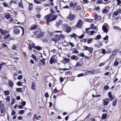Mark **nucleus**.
I'll use <instances>...</instances> for the list:
<instances>
[{
    "instance_id": "47",
    "label": "nucleus",
    "mask_w": 121,
    "mask_h": 121,
    "mask_svg": "<svg viewBox=\"0 0 121 121\" xmlns=\"http://www.w3.org/2000/svg\"><path fill=\"white\" fill-rule=\"evenodd\" d=\"M16 113V112L14 110H13L12 111V112L11 113V114L12 115H14Z\"/></svg>"
},
{
    "instance_id": "31",
    "label": "nucleus",
    "mask_w": 121,
    "mask_h": 121,
    "mask_svg": "<svg viewBox=\"0 0 121 121\" xmlns=\"http://www.w3.org/2000/svg\"><path fill=\"white\" fill-rule=\"evenodd\" d=\"M108 12V11L106 9H104L102 11V13H107Z\"/></svg>"
},
{
    "instance_id": "49",
    "label": "nucleus",
    "mask_w": 121,
    "mask_h": 121,
    "mask_svg": "<svg viewBox=\"0 0 121 121\" xmlns=\"http://www.w3.org/2000/svg\"><path fill=\"white\" fill-rule=\"evenodd\" d=\"M118 14V12L117 11H115L114 13L113 14L115 16H117Z\"/></svg>"
},
{
    "instance_id": "27",
    "label": "nucleus",
    "mask_w": 121,
    "mask_h": 121,
    "mask_svg": "<svg viewBox=\"0 0 121 121\" xmlns=\"http://www.w3.org/2000/svg\"><path fill=\"white\" fill-rule=\"evenodd\" d=\"M107 115L106 114H103L102 115V118L103 119H105L107 117Z\"/></svg>"
},
{
    "instance_id": "40",
    "label": "nucleus",
    "mask_w": 121,
    "mask_h": 121,
    "mask_svg": "<svg viewBox=\"0 0 121 121\" xmlns=\"http://www.w3.org/2000/svg\"><path fill=\"white\" fill-rule=\"evenodd\" d=\"M34 118L35 119H36L37 120H39V118H38V117H37V114H34Z\"/></svg>"
},
{
    "instance_id": "54",
    "label": "nucleus",
    "mask_w": 121,
    "mask_h": 121,
    "mask_svg": "<svg viewBox=\"0 0 121 121\" xmlns=\"http://www.w3.org/2000/svg\"><path fill=\"white\" fill-rule=\"evenodd\" d=\"M1 45H2V46L3 47L5 48L7 47V45L5 43H3Z\"/></svg>"
},
{
    "instance_id": "28",
    "label": "nucleus",
    "mask_w": 121,
    "mask_h": 121,
    "mask_svg": "<svg viewBox=\"0 0 121 121\" xmlns=\"http://www.w3.org/2000/svg\"><path fill=\"white\" fill-rule=\"evenodd\" d=\"M15 27H18L19 28H21L22 30V35L24 33V29L23 27H22L21 26H16Z\"/></svg>"
},
{
    "instance_id": "46",
    "label": "nucleus",
    "mask_w": 121,
    "mask_h": 121,
    "mask_svg": "<svg viewBox=\"0 0 121 121\" xmlns=\"http://www.w3.org/2000/svg\"><path fill=\"white\" fill-rule=\"evenodd\" d=\"M79 56H81L83 57H85V55H84V53L83 52L79 54Z\"/></svg>"
},
{
    "instance_id": "3",
    "label": "nucleus",
    "mask_w": 121,
    "mask_h": 121,
    "mask_svg": "<svg viewBox=\"0 0 121 121\" xmlns=\"http://www.w3.org/2000/svg\"><path fill=\"white\" fill-rule=\"evenodd\" d=\"M56 59L57 58L56 56V55H53L52 56L49 61V63L51 64L53 63H55L57 62Z\"/></svg>"
},
{
    "instance_id": "41",
    "label": "nucleus",
    "mask_w": 121,
    "mask_h": 121,
    "mask_svg": "<svg viewBox=\"0 0 121 121\" xmlns=\"http://www.w3.org/2000/svg\"><path fill=\"white\" fill-rule=\"evenodd\" d=\"M109 88V87L108 85H106L104 87V88L105 90H107Z\"/></svg>"
},
{
    "instance_id": "33",
    "label": "nucleus",
    "mask_w": 121,
    "mask_h": 121,
    "mask_svg": "<svg viewBox=\"0 0 121 121\" xmlns=\"http://www.w3.org/2000/svg\"><path fill=\"white\" fill-rule=\"evenodd\" d=\"M16 90L17 91L20 92H21L22 91V89L21 88H16Z\"/></svg>"
},
{
    "instance_id": "6",
    "label": "nucleus",
    "mask_w": 121,
    "mask_h": 121,
    "mask_svg": "<svg viewBox=\"0 0 121 121\" xmlns=\"http://www.w3.org/2000/svg\"><path fill=\"white\" fill-rule=\"evenodd\" d=\"M83 25V22L81 19H80L78 22L76 26L79 28Z\"/></svg>"
},
{
    "instance_id": "18",
    "label": "nucleus",
    "mask_w": 121,
    "mask_h": 121,
    "mask_svg": "<svg viewBox=\"0 0 121 121\" xmlns=\"http://www.w3.org/2000/svg\"><path fill=\"white\" fill-rule=\"evenodd\" d=\"M8 83L9 86L11 87H12L14 85L13 82L11 81H9Z\"/></svg>"
},
{
    "instance_id": "14",
    "label": "nucleus",
    "mask_w": 121,
    "mask_h": 121,
    "mask_svg": "<svg viewBox=\"0 0 121 121\" xmlns=\"http://www.w3.org/2000/svg\"><path fill=\"white\" fill-rule=\"evenodd\" d=\"M62 21L61 20H59L58 21L57 23L56 24V26H59L61 25L62 24Z\"/></svg>"
},
{
    "instance_id": "43",
    "label": "nucleus",
    "mask_w": 121,
    "mask_h": 121,
    "mask_svg": "<svg viewBox=\"0 0 121 121\" xmlns=\"http://www.w3.org/2000/svg\"><path fill=\"white\" fill-rule=\"evenodd\" d=\"M58 91H59L57 90L56 88H55V89H54L53 91V92L54 93H56Z\"/></svg>"
},
{
    "instance_id": "5",
    "label": "nucleus",
    "mask_w": 121,
    "mask_h": 121,
    "mask_svg": "<svg viewBox=\"0 0 121 121\" xmlns=\"http://www.w3.org/2000/svg\"><path fill=\"white\" fill-rule=\"evenodd\" d=\"M84 49L85 50H88L90 52L91 54L93 52V48L91 47H89L86 46H83Z\"/></svg>"
},
{
    "instance_id": "62",
    "label": "nucleus",
    "mask_w": 121,
    "mask_h": 121,
    "mask_svg": "<svg viewBox=\"0 0 121 121\" xmlns=\"http://www.w3.org/2000/svg\"><path fill=\"white\" fill-rule=\"evenodd\" d=\"M22 78V76L20 75L18 76V77L17 78L18 79L20 80Z\"/></svg>"
},
{
    "instance_id": "32",
    "label": "nucleus",
    "mask_w": 121,
    "mask_h": 121,
    "mask_svg": "<svg viewBox=\"0 0 121 121\" xmlns=\"http://www.w3.org/2000/svg\"><path fill=\"white\" fill-rule=\"evenodd\" d=\"M31 57L33 58L35 60V61L36 60V57L34 55L32 54L31 55Z\"/></svg>"
},
{
    "instance_id": "44",
    "label": "nucleus",
    "mask_w": 121,
    "mask_h": 121,
    "mask_svg": "<svg viewBox=\"0 0 121 121\" xmlns=\"http://www.w3.org/2000/svg\"><path fill=\"white\" fill-rule=\"evenodd\" d=\"M5 17L7 19H9L10 17V14H9L6 15L5 16Z\"/></svg>"
},
{
    "instance_id": "30",
    "label": "nucleus",
    "mask_w": 121,
    "mask_h": 121,
    "mask_svg": "<svg viewBox=\"0 0 121 121\" xmlns=\"http://www.w3.org/2000/svg\"><path fill=\"white\" fill-rule=\"evenodd\" d=\"M117 102V100L116 99H115L113 102V105L115 106Z\"/></svg>"
},
{
    "instance_id": "1",
    "label": "nucleus",
    "mask_w": 121,
    "mask_h": 121,
    "mask_svg": "<svg viewBox=\"0 0 121 121\" xmlns=\"http://www.w3.org/2000/svg\"><path fill=\"white\" fill-rule=\"evenodd\" d=\"M57 17V15H51L50 14L47 15L44 17V19L46 21L47 24L49 25V22H51L55 20Z\"/></svg>"
},
{
    "instance_id": "63",
    "label": "nucleus",
    "mask_w": 121,
    "mask_h": 121,
    "mask_svg": "<svg viewBox=\"0 0 121 121\" xmlns=\"http://www.w3.org/2000/svg\"><path fill=\"white\" fill-rule=\"evenodd\" d=\"M106 52L105 50V49H103L102 50V53L104 54H105V53Z\"/></svg>"
},
{
    "instance_id": "4",
    "label": "nucleus",
    "mask_w": 121,
    "mask_h": 121,
    "mask_svg": "<svg viewBox=\"0 0 121 121\" xmlns=\"http://www.w3.org/2000/svg\"><path fill=\"white\" fill-rule=\"evenodd\" d=\"M60 39V36L58 35H54V38L52 39V40L54 41L56 43L57 41L59 40Z\"/></svg>"
},
{
    "instance_id": "2",
    "label": "nucleus",
    "mask_w": 121,
    "mask_h": 121,
    "mask_svg": "<svg viewBox=\"0 0 121 121\" xmlns=\"http://www.w3.org/2000/svg\"><path fill=\"white\" fill-rule=\"evenodd\" d=\"M34 34L37 38H39L43 37L44 35V34L42 33L41 30L39 28L37 29L35 32H34Z\"/></svg>"
},
{
    "instance_id": "48",
    "label": "nucleus",
    "mask_w": 121,
    "mask_h": 121,
    "mask_svg": "<svg viewBox=\"0 0 121 121\" xmlns=\"http://www.w3.org/2000/svg\"><path fill=\"white\" fill-rule=\"evenodd\" d=\"M108 103L107 101H104V105L105 106L107 105L108 104Z\"/></svg>"
},
{
    "instance_id": "37",
    "label": "nucleus",
    "mask_w": 121,
    "mask_h": 121,
    "mask_svg": "<svg viewBox=\"0 0 121 121\" xmlns=\"http://www.w3.org/2000/svg\"><path fill=\"white\" fill-rule=\"evenodd\" d=\"M102 2L103 1L102 0H98L96 1L97 3L98 4H101Z\"/></svg>"
},
{
    "instance_id": "53",
    "label": "nucleus",
    "mask_w": 121,
    "mask_h": 121,
    "mask_svg": "<svg viewBox=\"0 0 121 121\" xmlns=\"http://www.w3.org/2000/svg\"><path fill=\"white\" fill-rule=\"evenodd\" d=\"M116 1L117 3V5H119L121 3V1L120 0H116Z\"/></svg>"
},
{
    "instance_id": "21",
    "label": "nucleus",
    "mask_w": 121,
    "mask_h": 121,
    "mask_svg": "<svg viewBox=\"0 0 121 121\" xmlns=\"http://www.w3.org/2000/svg\"><path fill=\"white\" fill-rule=\"evenodd\" d=\"M82 65V63H80V62H77L76 64L75 65V66H81Z\"/></svg>"
},
{
    "instance_id": "38",
    "label": "nucleus",
    "mask_w": 121,
    "mask_h": 121,
    "mask_svg": "<svg viewBox=\"0 0 121 121\" xmlns=\"http://www.w3.org/2000/svg\"><path fill=\"white\" fill-rule=\"evenodd\" d=\"M10 35L9 34H8L6 35L4 37V39H6L8 38L10 36Z\"/></svg>"
},
{
    "instance_id": "56",
    "label": "nucleus",
    "mask_w": 121,
    "mask_h": 121,
    "mask_svg": "<svg viewBox=\"0 0 121 121\" xmlns=\"http://www.w3.org/2000/svg\"><path fill=\"white\" fill-rule=\"evenodd\" d=\"M93 40V39L92 38H91L89 40L87 41V43L88 44H90L91 43V41Z\"/></svg>"
},
{
    "instance_id": "17",
    "label": "nucleus",
    "mask_w": 121,
    "mask_h": 121,
    "mask_svg": "<svg viewBox=\"0 0 121 121\" xmlns=\"http://www.w3.org/2000/svg\"><path fill=\"white\" fill-rule=\"evenodd\" d=\"M66 29V32L68 33L71 31V28L69 26H68Z\"/></svg>"
},
{
    "instance_id": "22",
    "label": "nucleus",
    "mask_w": 121,
    "mask_h": 121,
    "mask_svg": "<svg viewBox=\"0 0 121 121\" xmlns=\"http://www.w3.org/2000/svg\"><path fill=\"white\" fill-rule=\"evenodd\" d=\"M34 48L39 51L40 50L42 49V48L41 47L37 46L34 47Z\"/></svg>"
},
{
    "instance_id": "34",
    "label": "nucleus",
    "mask_w": 121,
    "mask_h": 121,
    "mask_svg": "<svg viewBox=\"0 0 121 121\" xmlns=\"http://www.w3.org/2000/svg\"><path fill=\"white\" fill-rule=\"evenodd\" d=\"M4 94L6 95H8L10 94V93L8 91H4Z\"/></svg>"
},
{
    "instance_id": "42",
    "label": "nucleus",
    "mask_w": 121,
    "mask_h": 121,
    "mask_svg": "<svg viewBox=\"0 0 121 121\" xmlns=\"http://www.w3.org/2000/svg\"><path fill=\"white\" fill-rule=\"evenodd\" d=\"M10 98L9 96H7L6 98V100L7 102H9L10 100Z\"/></svg>"
},
{
    "instance_id": "59",
    "label": "nucleus",
    "mask_w": 121,
    "mask_h": 121,
    "mask_svg": "<svg viewBox=\"0 0 121 121\" xmlns=\"http://www.w3.org/2000/svg\"><path fill=\"white\" fill-rule=\"evenodd\" d=\"M64 60L66 62H68L69 61V59L67 58H65L64 59Z\"/></svg>"
},
{
    "instance_id": "10",
    "label": "nucleus",
    "mask_w": 121,
    "mask_h": 121,
    "mask_svg": "<svg viewBox=\"0 0 121 121\" xmlns=\"http://www.w3.org/2000/svg\"><path fill=\"white\" fill-rule=\"evenodd\" d=\"M0 32L1 34L3 35H5L8 33L7 31L1 29H0Z\"/></svg>"
},
{
    "instance_id": "11",
    "label": "nucleus",
    "mask_w": 121,
    "mask_h": 121,
    "mask_svg": "<svg viewBox=\"0 0 121 121\" xmlns=\"http://www.w3.org/2000/svg\"><path fill=\"white\" fill-rule=\"evenodd\" d=\"M71 59L72 60H75L77 61L79 59V58L77 56L75 55H73L71 57Z\"/></svg>"
},
{
    "instance_id": "23",
    "label": "nucleus",
    "mask_w": 121,
    "mask_h": 121,
    "mask_svg": "<svg viewBox=\"0 0 121 121\" xmlns=\"http://www.w3.org/2000/svg\"><path fill=\"white\" fill-rule=\"evenodd\" d=\"M69 6L70 7H73L74 6V4L72 1H71L70 3Z\"/></svg>"
},
{
    "instance_id": "24",
    "label": "nucleus",
    "mask_w": 121,
    "mask_h": 121,
    "mask_svg": "<svg viewBox=\"0 0 121 121\" xmlns=\"http://www.w3.org/2000/svg\"><path fill=\"white\" fill-rule=\"evenodd\" d=\"M30 44L31 45V46H32L34 48V47H35V44L32 43L31 41H30L29 42V45Z\"/></svg>"
},
{
    "instance_id": "16",
    "label": "nucleus",
    "mask_w": 121,
    "mask_h": 121,
    "mask_svg": "<svg viewBox=\"0 0 121 121\" xmlns=\"http://www.w3.org/2000/svg\"><path fill=\"white\" fill-rule=\"evenodd\" d=\"M46 60V59L45 58H43L42 60H40V61L41 62L42 65L43 66H45V61Z\"/></svg>"
},
{
    "instance_id": "60",
    "label": "nucleus",
    "mask_w": 121,
    "mask_h": 121,
    "mask_svg": "<svg viewBox=\"0 0 121 121\" xmlns=\"http://www.w3.org/2000/svg\"><path fill=\"white\" fill-rule=\"evenodd\" d=\"M60 80L61 82H62L64 81L63 78L62 77H60Z\"/></svg>"
},
{
    "instance_id": "57",
    "label": "nucleus",
    "mask_w": 121,
    "mask_h": 121,
    "mask_svg": "<svg viewBox=\"0 0 121 121\" xmlns=\"http://www.w3.org/2000/svg\"><path fill=\"white\" fill-rule=\"evenodd\" d=\"M17 84L18 86H21L22 84L21 82L20 81H18L17 82Z\"/></svg>"
},
{
    "instance_id": "50",
    "label": "nucleus",
    "mask_w": 121,
    "mask_h": 121,
    "mask_svg": "<svg viewBox=\"0 0 121 121\" xmlns=\"http://www.w3.org/2000/svg\"><path fill=\"white\" fill-rule=\"evenodd\" d=\"M117 50H116L113 52V53L112 54V55L113 56H114L115 55V53L117 51Z\"/></svg>"
},
{
    "instance_id": "55",
    "label": "nucleus",
    "mask_w": 121,
    "mask_h": 121,
    "mask_svg": "<svg viewBox=\"0 0 121 121\" xmlns=\"http://www.w3.org/2000/svg\"><path fill=\"white\" fill-rule=\"evenodd\" d=\"M45 96L46 98H48L49 96V95L48 94V92H47L45 94Z\"/></svg>"
},
{
    "instance_id": "61",
    "label": "nucleus",
    "mask_w": 121,
    "mask_h": 121,
    "mask_svg": "<svg viewBox=\"0 0 121 121\" xmlns=\"http://www.w3.org/2000/svg\"><path fill=\"white\" fill-rule=\"evenodd\" d=\"M98 19V17L97 14H95L94 17V19L95 20H97Z\"/></svg>"
},
{
    "instance_id": "39",
    "label": "nucleus",
    "mask_w": 121,
    "mask_h": 121,
    "mask_svg": "<svg viewBox=\"0 0 121 121\" xmlns=\"http://www.w3.org/2000/svg\"><path fill=\"white\" fill-rule=\"evenodd\" d=\"M101 38V35H98L96 37L95 39L97 40L98 39H99L100 38Z\"/></svg>"
},
{
    "instance_id": "20",
    "label": "nucleus",
    "mask_w": 121,
    "mask_h": 121,
    "mask_svg": "<svg viewBox=\"0 0 121 121\" xmlns=\"http://www.w3.org/2000/svg\"><path fill=\"white\" fill-rule=\"evenodd\" d=\"M35 85L34 82H33L32 83V85L31 86V89L34 90L35 89Z\"/></svg>"
},
{
    "instance_id": "58",
    "label": "nucleus",
    "mask_w": 121,
    "mask_h": 121,
    "mask_svg": "<svg viewBox=\"0 0 121 121\" xmlns=\"http://www.w3.org/2000/svg\"><path fill=\"white\" fill-rule=\"evenodd\" d=\"M108 36L106 35L105 37L103 38V39L104 40H107L108 39Z\"/></svg>"
},
{
    "instance_id": "26",
    "label": "nucleus",
    "mask_w": 121,
    "mask_h": 121,
    "mask_svg": "<svg viewBox=\"0 0 121 121\" xmlns=\"http://www.w3.org/2000/svg\"><path fill=\"white\" fill-rule=\"evenodd\" d=\"M68 26L67 24H63L62 25V27L65 29H66L67 27Z\"/></svg>"
},
{
    "instance_id": "29",
    "label": "nucleus",
    "mask_w": 121,
    "mask_h": 121,
    "mask_svg": "<svg viewBox=\"0 0 121 121\" xmlns=\"http://www.w3.org/2000/svg\"><path fill=\"white\" fill-rule=\"evenodd\" d=\"M18 5L19 7L23 8L22 3L21 1L18 4Z\"/></svg>"
},
{
    "instance_id": "12",
    "label": "nucleus",
    "mask_w": 121,
    "mask_h": 121,
    "mask_svg": "<svg viewBox=\"0 0 121 121\" xmlns=\"http://www.w3.org/2000/svg\"><path fill=\"white\" fill-rule=\"evenodd\" d=\"M102 29L103 30L105 33H107L108 31V29H107L106 26L105 25H103L102 27Z\"/></svg>"
},
{
    "instance_id": "64",
    "label": "nucleus",
    "mask_w": 121,
    "mask_h": 121,
    "mask_svg": "<svg viewBox=\"0 0 121 121\" xmlns=\"http://www.w3.org/2000/svg\"><path fill=\"white\" fill-rule=\"evenodd\" d=\"M26 104V102L25 101H23L22 103V104L23 106H25V105Z\"/></svg>"
},
{
    "instance_id": "13",
    "label": "nucleus",
    "mask_w": 121,
    "mask_h": 121,
    "mask_svg": "<svg viewBox=\"0 0 121 121\" xmlns=\"http://www.w3.org/2000/svg\"><path fill=\"white\" fill-rule=\"evenodd\" d=\"M35 9L36 12L39 13L41 10V8L40 6H37L35 8Z\"/></svg>"
},
{
    "instance_id": "9",
    "label": "nucleus",
    "mask_w": 121,
    "mask_h": 121,
    "mask_svg": "<svg viewBox=\"0 0 121 121\" xmlns=\"http://www.w3.org/2000/svg\"><path fill=\"white\" fill-rule=\"evenodd\" d=\"M20 29L17 28H15L13 29V32L14 34L16 35L20 33Z\"/></svg>"
},
{
    "instance_id": "45",
    "label": "nucleus",
    "mask_w": 121,
    "mask_h": 121,
    "mask_svg": "<svg viewBox=\"0 0 121 121\" xmlns=\"http://www.w3.org/2000/svg\"><path fill=\"white\" fill-rule=\"evenodd\" d=\"M13 46L12 47V48L13 50H15L16 49V45L15 44L13 45Z\"/></svg>"
},
{
    "instance_id": "52",
    "label": "nucleus",
    "mask_w": 121,
    "mask_h": 121,
    "mask_svg": "<svg viewBox=\"0 0 121 121\" xmlns=\"http://www.w3.org/2000/svg\"><path fill=\"white\" fill-rule=\"evenodd\" d=\"M113 29H114L118 30L120 29L119 27L117 26H114L113 27Z\"/></svg>"
},
{
    "instance_id": "19",
    "label": "nucleus",
    "mask_w": 121,
    "mask_h": 121,
    "mask_svg": "<svg viewBox=\"0 0 121 121\" xmlns=\"http://www.w3.org/2000/svg\"><path fill=\"white\" fill-rule=\"evenodd\" d=\"M37 26L36 25H34L31 26L30 28V30H34L36 28Z\"/></svg>"
},
{
    "instance_id": "25",
    "label": "nucleus",
    "mask_w": 121,
    "mask_h": 121,
    "mask_svg": "<svg viewBox=\"0 0 121 121\" xmlns=\"http://www.w3.org/2000/svg\"><path fill=\"white\" fill-rule=\"evenodd\" d=\"M28 9L29 10H31L33 9L32 4L30 3L29 5Z\"/></svg>"
},
{
    "instance_id": "7",
    "label": "nucleus",
    "mask_w": 121,
    "mask_h": 121,
    "mask_svg": "<svg viewBox=\"0 0 121 121\" xmlns=\"http://www.w3.org/2000/svg\"><path fill=\"white\" fill-rule=\"evenodd\" d=\"M75 18V15L74 14H71L67 17V19H69V20L71 21H73Z\"/></svg>"
},
{
    "instance_id": "15",
    "label": "nucleus",
    "mask_w": 121,
    "mask_h": 121,
    "mask_svg": "<svg viewBox=\"0 0 121 121\" xmlns=\"http://www.w3.org/2000/svg\"><path fill=\"white\" fill-rule=\"evenodd\" d=\"M0 108V109L1 113V114L5 112L6 109L4 106L2 107V108Z\"/></svg>"
},
{
    "instance_id": "35",
    "label": "nucleus",
    "mask_w": 121,
    "mask_h": 121,
    "mask_svg": "<svg viewBox=\"0 0 121 121\" xmlns=\"http://www.w3.org/2000/svg\"><path fill=\"white\" fill-rule=\"evenodd\" d=\"M76 9L77 11H79L81 9V7L80 6H77Z\"/></svg>"
},
{
    "instance_id": "51",
    "label": "nucleus",
    "mask_w": 121,
    "mask_h": 121,
    "mask_svg": "<svg viewBox=\"0 0 121 121\" xmlns=\"http://www.w3.org/2000/svg\"><path fill=\"white\" fill-rule=\"evenodd\" d=\"M114 64L115 66H117L118 65V63L117 60H116L114 63Z\"/></svg>"
},
{
    "instance_id": "8",
    "label": "nucleus",
    "mask_w": 121,
    "mask_h": 121,
    "mask_svg": "<svg viewBox=\"0 0 121 121\" xmlns=\"http://www.w3.org/2000/svg\"><path fill=\"white\" fill-rule=\"evenodd\" d=\"M96 70L95 69L94 70H92L91 71H88L87 72V73L88 75L95 74L96 73Z\"/></svg>"
},
{
    "instance_id": "36",
    "label": "nucleus",
    "mask_w": 121,
    "mask_h": 121,
    "mask_svg": "<svg viewBox=\"0 0 121 121\" xmlns=\"http://www.w3.org/2000/svg\"><path fill=\"white\" fill-rule=\"evenodd\" d=\"M34 1L35 3L36 4H39L40 3L39 0H34Z\"/></svg>"
}]
</instances>
